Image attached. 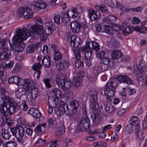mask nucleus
I'll return each instance as SVG.
<instances>
[{
  "label": "nucleus",
  "instance_id": "f257e3e1",
  "mask_svg": "<svg viewBox=\"0 0 147 147\" xmlns=\"http://www.w3.org/2000/svg\"><path fill=\"white\" fill-rule=\"evenodd\" d=\"M43 28V26L36 23L31 26L30 31L26 28L17 30L16 34L12 38V44L15 51L18 52H22L25 47L24 40H26L30 36L36 37Z\"/></svg>",
  "mask_w": 147,
  "mask_h": 147
},
{
  "label": "nucleus",
  "instance_id": "f03ea898",
  "mask_svg": "<svg viewBox=\"0 0 147 147\" xmlns=\"http://www.w3.org/2000/svg\"><path fill=\"white\" fill-rule=\"evenodd\" d=\"M119 79H110L103 90L104 94L110 96H113L116 92L115 88L117 86Z\"/></svg>",
  "mask_w": 147,
  "mask_h": 147
},
{
  "label": "nucleus",
  "instance_id": "7ed1b4c3",
  "mask_svg": "<svg viewBox=\"0 0 147 147\" xmlns=\"http://www.w3.org/2000/svg\"><path fill=\"white\" fill-rule=\"evenodd\" d=\"M10 130L12 135L15 137L18 142L21 144L24 142L23 137L25 129L22 126L17 125L16 127H10Z\"/></svg>",
  "mask_w": 147,
  "mask_h": 147
},
{
  "label": "nucleus",
  "instance_id": "20e7f679",
  "mask_svg": "<svg viewBox=\"0 0 147 147\" xmlns=\"http://www.w3.org/2000/svg\"><path fill=\"white\" fill-rule=\"evenodd\" d=\"M80 42V39L79 37L73 35L71 37V50L74 53L76 58L77 59L80 58V52L78 49Z\"/></svg>",
  "mask_w": 147,
  "mask_h": 147
},
{
  "label": "nucleus",
  "instance_id": "39448f33",
  "mask_svg": "<svg viewBox=\"0 0 147 147\" xmlns=\"http://www.w3.org/2000/svg\"><path fill=\"white\" fill-rule=\"evenodd\" d=\"M96 100H91L90 104V107L92 110L91 118L93 122L96 121L97 117L100 113L99 105Z\"/></svg>",
  "mask_w": 147,
  "mask_h": 147
},
{
  "label": "nucleus",
  "instance_id": "423d86ee",
  "mask_svg": "<svg viewBox=\"0 0 147 147\" xmlns=\"http://www.w3.org/2000/svg\"><path fill=\"white\" fill-rule=\"evenodd\" d=\"M33 15V12L32 9L23 7H20L18 9L17 13V16L19 18L22 17L23 16L26 18H31L32 17Z\"/></svg>",
  "mask_w": 147,
  "mask_h": 147
},
{
  "label": "nucleus",
  "instance_id": "0eeeda50",
  "mask_svg": "<svg viewBox=\"0 0 147 147\" xmlns=\"http://www.w3.org/2000/svg\"><path fill=\"white\" fill-rule=\"evenodd\" d=\"M146 65L143 62L140 61L138 65L136 66V68H134V73L136 77H141L146 73L147 69Z\"/></svg>",
  "mask_w": 147,
  "mask_h": 147
},
{
  "label": "nucleus",
  "instance_id": "6e6552de",
  "mask_svg": "<svg viewBox=\"0 0 147 147\" xmlns=\"http://www.w3.org/2000/svg\"><path fill=\"white\" fill-rule=\"evenodd\" d=\"M90 126V119L86 116L80 119L78 124V129L83 131L88 129Z\"/></svg>",
  "mask_w": 147,
  "mask_h": 147
},
{
  "label": "nucleus",
  "instance_id": "1a4fd4ad",
  "mask_svg": "<svg viewBox=\"0 0 147 147\" xmlns=\"http://www.w3.org/2000/svg\"><path fill=\"white\" fill-rule=\"evenodd\" d=\"M92 49L97 51L100 49V45L98 43L96 42H90L87 43L85 46L82 47L80 48L81 51H86L88 49L90 51Z\"/></svg>",
  "mask_w": 147,
  "mask_h": 147
},
{
  "label": "nucleus",
  "instance_id": "9d476101",
  "mask_svg": "<svg viewBox=\"0 0 147 147\" xmlns=\"http://www.w3.org/2000/svg\"><path fill=\"white\" fill-rule=\"evenodd\" d=\"M1 98L4 102V104L7 107L8 106L14 105V106H17L18 105V102L14 100L12 98L9 97L8 96L2 95L1 96Z\"/></svg>",
  "mask_w": 147,
  "mask_h": 147
},
{
  "label": "nucleus",
  "instance_id": "9b49d317",
  "mask_svg": "<svg viewBox=\"0 0 147 147\" xmlns=\"http://www.w3.org/2000/svg\"><path fill=\"white\" fill-rule=\"evenodd\" d=\"M88 16L90 19L92 21L96 20L100 17L99 12L92 9L88 10Z\"/></svg>",
  "mask_w": 147,
  "mask_h": 147
},
{
  "label": "nucleus",
  "instance_id": "f8f14e48",
  "mask_svg": "<svg viewBox=\"0 0 147 147\" xmlns=\"http://www.w3.org/2000/svg\"><path fill=\"white\" fill-rule=\"evenodd\" d=\"M43 25L45 26L46 31L47 32L48 34H51L53 31L55 30V24L52 22H47L43 24Z\"/></svg>",
  "mask_w": 147,
  "mask_h": 147
},
{
  "label": "nucleus",
  "instance_id": "ddd939ff",
  "mask_svg": "<svg viewBox=\"0 0 147 147\" xmlns=\"http://www.w3.org/2000/svg\"><path fill=\"white\" fill-rule=\"evenodd\" d=\"M69 65V61L65 59H63L58 63L57 67L59 70H65L68 67Z\"/></svg>",
  "mask_w": 147,
  "mask_h": 147
},
{
  "label": "nucleus",
  "instance_id": "4468645a",
  "mask_svg": "<svg viewBox=\"0 0 147 147\" xmlns=\"http://www.w3.org/2000/svg\"><path fill=\"white\" fill-rule=\"evenodd\" d=\"M130 123L132 126L135 127V130L138 129V131H139V129L140 128V121L138 117L133 116L130 119Z\"/></svg>",
  "mask_w": 147,
  "mask_h": 147
},
{
  "label": "nucleus",
  "instance_id": "2eb2a0df",
  "mask_svg": "<svg viewBox=\"0 0 147 147\" xmlns=\"http://www.w3.org/2000/svg\"><path fill=\"white\" fill-rule=\"evenodd\" d=\"M117 20L116 18L113 15H110L105 17L102 20L103 23L105 24H114Z\"/></svg>",
  "mask_w": 147,
  "mask_h": 147
},
{
  "label": "nucleus",
  "instance_id": "dca6fc26",
  "mask_svg": "<svg viewBox=\"0 0 147 147\" xmlns=\"http://www.w3.org/2000/svg\"><path fill=\"white\" fill-rule=\"evenodd\" d=\"M22 81H24L21 78L17 76H13L8 80V81L10 83L13 84V83L18 85H21L22 84Z\"/></svg>",
  "mask_w": 147,
  "mask_h": 147
},
{
  "label": "nucleus",
  "instance_id": "f3484780",
  "mask_svg": "<svg viewBox=\"0 0 147 147\" xmlns=\"http://www.w3.org/2000/svg\"><path fill=\"white\" fill-rule=\"evenodd\" d=\"M119 80L120 82H123L127 84H131L133 83V80L129 77L125 75L120 76Z\"/></svg>",
  "mask_w": 147,
  "mask_h": 147
},
{
  "label": "nucleus",
  "instance_id": "a211bd4d",
  "mask_svg": "<svg viewBox=\"0 0 147 147\" xmlns=\"http://www.w3.org/2000/svg\"><path fill=\"white\" fill-rule=\"evenodd\" d=\"M1 55V61L7 60L10 59V51L7 48H6L2 51Z\"/></svg>",
  "mask_w": 147,
  "mask_h": 147
},
{
  "label": "nucleus",
  "instance_id": "6ab92c4d",
  "mask_svg": "<svg viewBox=\"0 0 147 147\" xmlns=\"http://www.w3.org/2000/svg\"><path fill=\"white\" fill-rule=\"evenodd\" d=\"M33 4L34 7L40 9H44L47 6L46 4L42 0H35Z\"/></svg>",
  "mask_w": 147,
  "mask_h": 147
},
{
  "label": "nucleus",
  "instance_id": "aec40b11",
  "mask_svg": "<svg viewBox=\"0 0 147 147\" xmlns=\"http://www.w3.org/2000/svg\"><path fill=\"white\" fill-rule=\"evenodd\" d=\"M65 76L66 75L63 74H59L56 76V81L59 87L62 86V84L65 80Z\"/></svg>",
  "mask_w": 147,
  "mask_h": 147
},
{
  "label": "nucleus",
  "instance_id": "412c9836",
  "mask_svg": "<svg viewBox=\"0 0 147 147\" xmlns=\"http://www.w3.org/2000/svg\"><path fill=\"white\" fill-rule=\"evenodd\" d=\"M70 26L72 31L76 33L79 32L80 30V23L75 21H73L71 23Z\"/></svg>",
  "mask_w": 147,
  "mask_h": 147
},
{
  "label": "nucleus",
  "instance_id": "4be33fe9",
  "mask_svg": "<svg viewBox=\"0 0 147 147\" xmlns=\"http://www.w3.org/2000/svg\"><path fill=\"white\" fill-rule=\"evenodd\" d=\"M29 113L33 117L36 118H39L41 116V114L39 111L38 109L33 107L30 108Z\"/></svg>",
  "mask_w": 147,
  "mask_h": 147
},
{
  "label": "nucleus",
  "instance_id": "5701e85b",
  "mask_svg": "<svg viewBox=\"0 0 147 147\" xmlns=\"http://www.w3.org/2000/svg\"><path fill=\"white\" fill-rule=\"evenodd\" d=\"M60 105L58 106V108L56 110V114L58 116L62 115L63 113H65L64 106L63 104L64 102L60 101Z\"/></svg>",
  "mask_w": 147,
  "mask_h": 147
},
{
  "label": "nucleus",
  "instance_id": "b1692460",
  "mask_svg": "<svg viewBox=\"0 0 147 147\" xmlns=\"http://www.w3.org/2000/svg\"><path fill=\"white\" fill-rule=\"evenodd\" d=\"M46 126V124L45 123L39 124L36 126L34 131L36 133L40 134L45 130Z\"/></svg>",
  "mask_w": 147,
  "mask_h": 147
},
{
  "label": "nucleus",
  "instance_id": "393cba45",
  "mask_svg": "<svg viewBox=\"0 0 147 147\" xmlns=\"http://www.w3.org/2000/svg\"><path fill=\"white\" fill-rule=\"evenodd\" d=\"M1 135L2 138L5 140H9L11 136L9 131L4 128H3L1 129Z\"/></svg>",
  "mask_w": 147,
  "mask_h": 147
},
{
  "label": "nucleus",
  "instance_id": "a878e982",
  "mask_svg": "<svg viewBox=\"0 0 147 147\" xmlns=\"http://www.w3.org/2000/svg\"><path fill=\"white\" fill-rule=\"evenodd\" d=\"M42 63L45 68L49 67L51 65V60L49 57L47 55L42 60Z\"/></svg>",
  "mask_w": 147,
  "mask_h": 147
},
{
  "label": "nucleus",
  "instance_id": "bb28decb",
  "mask_svg": "<svg viewBox=\"0 0 147 147\" xmlns=\"http://www.w3.org/2000/svg\"><path fill=\"white\" fill-rule=\"evenodd\" d=\"M63 105L64 106L65 113L66 114L70 116H71L74 114V112H74L75 111L74 109H71L70 108H69L67 105L64 102Z\"/></svg>",
  "mask_w": 147,
  "mask_h": 147
},
{
  "label": "nucleus",
  "instance_id": "cd10ccee",
  "mask_svg": "<svg viewBox=\"0 0 147 147\" xmlns=\"http://www.w3.org/2000/svg\"><path fill=\"white\" fill-rule=\"evenodd\" d=\"M55 98L52 96H50L49 97L48 99V102L49 104V105H51V106L53 107H55L59 105H60V101H61L59 100V102H58V104H57L56 102Z\"/></svg>",
  "mask_w": 147,
  "mask_h": 147
},
{
  "label": "nucleus",
  "instance_id": "c85d7f7f",
  "mask_svg": "<svg viewBox=\"0 0 147 147\" xmlns=\"http://www.w3.org/2000/svg\"><path fill=\"white\" fill-rule=\"evenodd\" d=\"M7 111H9L10 115H12L15 111H17L20 108V104L18 103V106H14V105L8 106Z\"/></svg>",
  "mask_w": 147,
  "mask_h": 147
},
{
  "label": "nucleus",
  "instance_id": "c756f323",
  "mask_svg": "<svg viewBox=\"0 0 147 147\" xmlns=\"http://www.w3.org/2000/svg\"><path fill=\"white\" fill-rule=\"evenodd\" d=\"M7 107L4 104L0 105V112L2 115L6 117V116H8L7 113Z\"/></svg>",
  "mask_w": 147,
  "mask_h": 147
},
{
  "label": "nucleus",
  "instance_id": "7c9ffc66",
  "mask_svg": "<svg viewBox=\"0 0 147 147\" xmlns=\"http://www.w3.org/2000/svg\"><path fill=\"white\" fill-rule=\"evenodd\" d=\"M48 35V34H47V32L44 31V29L43 28L42 31H40V32L38 34V35H36V36H39L40 40L42 41H44L47 39V36Z\"/></svg>",
  "mask_w": 147,
  "mask_h": 147
},
{
  "label": "nucleus",
  "instance_id": "2f4dec72",
  "mask_svg": "<svg viewBox=\"0 0 147 147\" xmlns=\"http://www.w3.org/2000/svg\"><path fill=\"white\" fill-rule=\"evenodd\" d=\"M111 55L113 59H119L122 56V53L120 50H115L112 52Z\"/></svg>",
  "mask_w": 147,
  "mask_h": 147
},
{
  "label": "nucleus",
  "instance_id": "473e14b6",
  "mask_svg": "<svg viewBox=\"0 0 147 147\" xmlns=\"http://www.w3.org/2000/svg\"><path fill=\"white\" fill-rule=\"evenodd\" d=\"M52 95L51 96L55 98H56L60 97L61 94V91L57 88H55L52 90L51 93Z\"/></svg>",
  "mask_w": 147,
  "mask_h": 147
},
{
  "label": "nucleus",
  "instance_id": "72a5a7b5",
  "mask_svg": "<svg viewBox=\"0 0 147 147\" xmlns=\"http://www.w3.org/2000/svg\"><path fill=\"white\" fill-rule=\"evenodd\" d=\"M135 27H133L130 26H127L126 28L123 30V33L125 35L130 34L134 30L136 31Z\"/></svg>",
  "mask_w": 147,
  "mask_h": 147
},
{
  "label": "nucleus",
  "instance_id": "f704fd0d",
  "mask_svg": "<svg viewBox=\"0 0 147 147\" xmlns=\"http://www.w3.org/2000/svg\"><path fill=\"white\" fill-rule=\"evenodd\" d=\"M82 82V80L80 77H76L74 78L72 84L74 86L78 87L80 85Z\"/></svg>",
  "mask_w": 147,
  "mask_h": 147
},
{
  "label": "nucleus",
  "instance_id": "c9c22d12",
  "mask_svg": "<svg viewBox=\"0 0 147 147\" xmlns=\"http://www.w3.org/2000/svg\"><path fill=\"white\" fill-rule=\"evenodd\" d=\"M61 20L63 23H67L69 21V17L68 14L63 12L61 15Z\"/></svg>",
  "mask_w": 147,
  "mask_h": 147
},
{
  "label": "nucleus",
  "instance_id": "e433bc0d",
  "mask_svg": "<svg viewBox=\"0 0 147 147\" xmlns=\"http://www.w3.org/2000/svg\"><path fill=\"white\" fill-rule=\"evenodd\" d=\"M82 52H84V57L85 60L92 59V57L91 50L90 51L89 49H87L86 51H83Z\"/></svg>",
  "mask_w": 147,
  "mask_h": 147
},
{
  "label": "nucleus",
  "instance_id": "4c0bfd02",
  "mask_svg": "<svg viewBox=\"0 0 147 147\" xmlns=\"http://www.w3.org/2000/svg\"><path fill=\"white\" fill-rule=\"evenodd\" d=\"M70 107L72 108V109H74L75 112L76 109L79 106V102L76 100L71 101L70 103Z\"/></svg>",
  "mask_w": 147,
  "mask_h": 147
},
{
  "label": "nucleus",
  "instance_id": "58836bf2",
  "mask_svg": "<svg viewBox=\"0 0 147 147\" xmlns=\"http://www.w3.org/2000/svg\"><path fill=\"white\" fill-rule=\"evenodd\" d=\"M115 107L112 105H110L109 104H107L105 105V110L110 113L113 112L115 111Z\"/></svg>",
  "mask_w": 147,
  "mask_h": 147
},
{
  "label": "nucleus",
  "instance_id": "ea45409f",
  "mask_svg": "<svg viewBox=\"0 0 147 147\" xmlns=\"http://www.w3.org/2000/svg\"><path fill=\"white\" fill-rule=\"evenodd\" d=\"M39 44H32L30 45L27 49V51L28 53H32L38 47Z\"/></svg>",
  "mask_w": 147,
  "mask_h": 147
},
{
  "label": "nucleus",
  "instance_id": "a19ab883",
  "mask_svg": "<svg viewBox=\"0 0 147 147\" xmlns=\"http://www.w3.org/2000/svg\"><path fill=\"white\" fill-rule=\"evenodd\" d=\"M140 128L139 129V131H138V129L135 130V133L136 135V138L138 140H143L144 136L143 135V132H140Z\"/></svg>",
  "mask_w": 147,
  "mask_h": 147
},
{
  "label": "nucleus",
  "instance_id": "79ce46f5",
  "mask_svg": "<svg viewBox=\"0 0 147 147\" xmlns=\"http://www.w3.org/2000/svg\"><path fill=\"white\" fill-rule=\"evenodd\" d=\"M91 100H97L98 98V92L93 90L90 92Z\"/></svg>",
  "mask_w": 147,
  "mask_h": 147
},
{
  "label": "nucleus",
  "instance_id": "37998d69",
  "mask_svg": "<svg viewBox=\"0 0 147 147\" xmlns=\"http://www.w3.org/2000/svg\"><path fill=\"white\" fill-rule=\"evenodd\" d=\"M62 58V55L59 51H55L54 53V59L55 61H58L61 60Z\"/></svg>",
  "mask_w": 147,
  "mask_h": 147
},
{
  "label": "nucleus",
  "instance_id": "c03bdc74",
  "mask_svg": "<svg viewBox=\"0 0 147 147\" xmlns=\"http://www.w3.org/2000/svg\"><path fill=\"white\" fill-rule=\"evenodd\" d=\"M136 31L143 34H147V27L142 26L141 28L139 27H135Z\"/></svg>",
  "mask_w": 147,
  "mask_h": 147
},
{
  "label": "nucleus",
  "instance_id": "a18cd8bd",
  "mask_svg": "<svg viewBox=\"0 0 147 147\" xmlns=\"http://www.w3.org/2000/svg\"><path fill=\"white\" fill-rule=\"evenodd\" d=\"M104 32L108 34H110L112 33L113 29L112 27L111 26L107 25H104Z\"/></svg>",
  "mask_w": 147,
  "mask_h": 147
},
{
  "label": "nucleus",
  "instance_id": "49530a36",
  "mask_svg": "<svg viewBox=\"0 0 147 147\" xmlns=\"http://www.w3.org/2000/svg\"><path fill=\"white\" fill-rule=\"evenodd\" d=\"M96 6L98 7H96V8L99 9L103 13H105L108 11L107 7L104 4H100L99 5H97Z\"/></svg>",
  "mask_w": 147,
  "mask_h": 147
},
{
  "label": "nucleus",
  "instance_id": "de8ad7c7",
  "mask_svg": "<svg viewBox=\"0 0 147 147\" xmlns=\"http://www.w3.org/2000/svg\"><path fill=\"white\" fill-rule=\"evenodd\" d=\"M38 91L37 88H34L31 90V92L28 94V95H30V96L32 97L33 95L35 99H36L39 95Z\"/></svg>",
  "mask_w": 147,
  "mask_h": 147
},
{
  "label": "nucleus",
  "instance_id": "09e8293b",
  "mask_svg": "<svg viewBox=\"0 0 147 147\" xmlns=\"http://www.w3.org/2000/svg\"><path fill=\"white\" fill-rule=\"evenodd\" d=\"M65 131L64 126L61 125L59 127L57 130L56 133L58 136H61V134H64Z\"/></svg>",
  "mask_w": 147,
  "mask_h": 147
},
{
  "label": "nucleus",
  "instance_id": "8fccbe9b",
  "mask_svg": "<svg viewBox=\"0 0 147 147\" xmlns=\"http://www.w3.org/2000/svg\"><path fill=\"white\" fill-rule=\"evenodd\" d=\"M71 83L65 80L62 84V86L60 87L62 88L63 89H68L71 87Z\"/></svg>",
  "mask_w": 147,
  "mask_h": 147
},
{
  "label": "nucleus",
  "instance_id": "3c124183",
  "mask_svg": "<svg viewBox=\"0 0 147 147\" xmlns=\"http://www.w3.org/2000/svg\"><path fill=\"white\" fill-rule=\"evenodd\" d=\"M24 81H23L25 84H23L22 83V85H23V88L24 89L26 90H28L30 88V87L31 86L30 84V82L31 81H28L27 80L26 81L25 80H24Z\"/></svg>",
  "mask_w": 147,
  "mask_h": 147
},
{
  "label": "nucleus",
  "instance_id": "603ef678",
  "mask_svg": "<svg viewBox=\"0 0 147 147\" xmlns=\"http://www.w3.org/2000/svg\"><path fill=\"white\" fill-rule=\"evenodd\" d=\"M46 141L45 140H43L42 139H40L36 143V146L42 147L45 144Z\"/></svg>",
  "mask_w": 147,
  "mask_h": 147
},
{
  "label": "nucleus",
  "instance_id": "864d4df0",
  "mask_svg": "<svg viewBox=\"0 0 147 147\" xmlns=\"http://www.w3.org/2000/svg\"><path fill=\"white\" fill-rule=\"evenodd\" d=\"M42 67V65L40 64V62L36 63L33 65L32 68L34 71L39 70Z\"/></svg>",
  "mask_w": 147,
  "mask_h": 147
},
{
  "label": "nucleus",
  "instance_id": "5fc2aeb1",
  "mask_svg": "<svg viewBox=\"0 0 147 147\" xmlns=\"http://www.w3.org/2000/svg\"><path fill=\"white\" fill-rule=\"evenodd\" d=\"M71 16L72 17H75L78 15V13L77 12V9L74 7L71 8V10L69 12V13Z\"/></svg>",
  "mask_w": 147,
  "mask_h": 147
},
{
  "label": "nucleus",
  "instance_id": "6e6d98bb",
  "mask_svg": "<svg viewBox=\"0 0 147 147\" xmlns=\"http://www.w3.org/2000/svg\"><path fill=\"white\" fill-rule=\"evenodd\" d=\"M96 55L97 57L100 59H101L105 57L106 55H107L105 52L104 51H102L100 52H98L97 53Z\"/></svg>",
  "mask_w": 147,
  "mask_h": 147
},
{
  "label": "nucleus",
  "instance_id": "4d7b16f0",
  "mask_svg": "<svg viewBox=\"0 0 147 147\" xmlns=\"http://www.w3.org/2000/svg\"><path fill=\"white\" fill-rule=\"evenodd\" d=\"M54 22L57 24H59L60 23V17L59 15L55 14L53 16Z\"/></svg>",
  "mask_w": 147,
  "mask_h": 147
},
{
  "label": "nucleus",
  "instance_id": "13d9d810",
  "mask_svg": "<svg viewBox=\"0 0 147 147\" xmlns=\"http://www.w3.org/2000/svg\"><path fill=\"white\" fill-rule=\"evenodd\" d=\"M95 27L96 30L98 32H104L105 31L104 29V25L101 26L100 24H97L95 26Z\"/></svg>",
  "mask_w": 147,
  "mask_h": 147
},
{
  "label": "nucleus",
  "instance_id": "bf43d9fd",
  "mask_svg": "<svg viewBox=\"0 0 147 147\" xmlns=\"http://www.w3.org/2000/svg\"><path fill=\"white\" fill-rule=\"evenodd\" d=\"M132 125L131 124L127 125L126 127V131L129 133L131 134L134 132V129L132 128Z\"/></svg>",
  "mask_w": 147,
  "mask_h": 147
},
{
  "label": "nucleus",
  "instance_id": "052dcab7",
  "mask_svg": "<svg viewBox=\"0 0 147 147\" xmlns=\"http://www.w3.org/2000/svg\"><path fill=\"white\" fill-rule=\"evenodd\" d=\"M58 140H56L54 141H51L48 143L49 147H57V145Z\"/></svg>",
  "mask_w": 147,
  "mask_h": 147
},
{
  "label": "nucleus",
  "instance_id": "680f3d73",
  "mask_svg": "<svg viewBox=\"0 0 147 147\" xmlns=\"http://www.w3.org/2000/svg\"><path fill=\"white\" fill-rule=\"evenodd\" d=\"M6 39H3L0 42V49L2 50V51L6 48L5 47V43L6 42Z\"/></svg>",
  "mask_w": 147,
  "mask_h": 147
},
{
  "label": "nucleus",
  "instance_id": "e2e57ef3",
  "mask_svg": "<svg viewBox=\"0 0 147 147\" xmlns=\"http://www.w3.org/2000/svg\"><path fill=\"white\" fill-rule=\"evenodd\" d=\"M7 147H16L17 144L16 142L14 141H8L6 143Z\"/></svg>",
  "mask_w": 147,
  "mask_h": 147
},
{
  "label": "nucleus",
  "instance_id": "0e129e2a",
  "mask_svg": "<svg viewBox=\"0 0 147 147\" xmlns=\"http://www.w3.org/2000/svg\"><path fill=\"white\" fill-rule=\"evenodd\" d=\"M25 132L27 135L31 136L33 133L32 130L30 128V126H28L26 128Z\"/></svg>",
  "mask_w": 147,
  "mask_h": 147
},
{
  "label": "nucleus",
  "instance_id": "69168bd1",
  "mask_svg": "<svg viewBox=\"0 0 147 147\" xmlns=\"http://www.w3.org/2000/svg\"><path fill=\"white\" fill-rule=\"evenodd\" d=\"M107 56V55H106L105 57L101 59V62L104 64H108L110 61V60Z\"/></svg>",
  "mask_w": 147,
  "mask_h": 147
},
{
  "label": "nucleus",
  "instance_id": "338daca9",
  "mask_svg": "<svg viewBox=\"0 0 147 147\" xmlns=\"http://www.w3.org/2000/svg\"><path fill=\"white\" fill-rule=\"evenodd\" d=\"M43 81L47 87L49 88L51 87V85L50 84V80L48 78L44 79H43Z\"/></svg>",
  "mask_w": 147,
  "mask_h": 147
},
{
  "label": "nucleus",
  "instance_id": "774afa93",
  "mask_svg": "<svg viewBox=\"0 0 147 147\" xmlns=\"http://www.w3.org/2000/svg\"><path fill=\"white\" fill-rule=\"evenodd\" d=\"M95 146L99 147H106L107 145V143L105 142H100L96 144Z\"/></svg>",
  "mask_w": 147,
  "mask_h": 147
}]
</instances>
